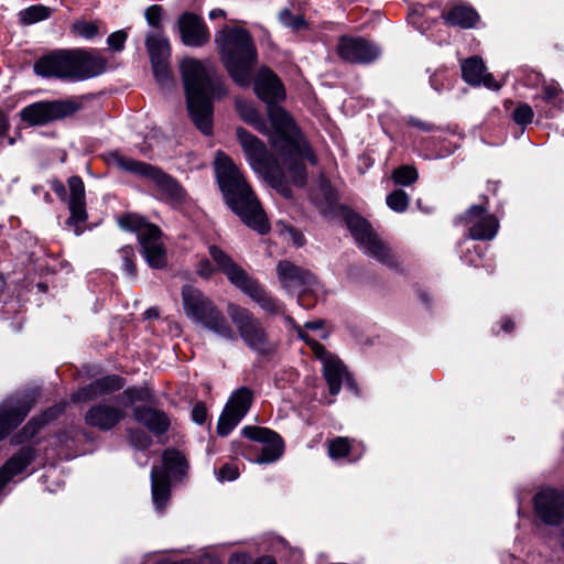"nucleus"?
<instances>
[{
	"label": "nucleus",
	"mask_w": 564,
	"mask_h": 564,
	"mask_svg": "<svg viewBox=\"0 0 564 564\" xmlns=\"http://www.w3.org/2000/svg\"><path fill=\"white\" fill-rule=\"evenodd\" d=\"M236 134L251 167L263 174L272 186L285 196H288L289 189L284 186V181L290 178L297 186L304 185L306 173L303 161L308 160L313 164L316 163V158L306 141L305 151L296 155L289 149H285V152L276 151L272 145L273 153L271 154L261 140L243 128H237Z\"/></svg>",
	"instance_id": "obj_1"
},
{
	"label": "nucleus",
	"mask_w": 564,
	"mask_h": 564,
	"mask_svg": "<svg viewBox=\"0 0 564 564\" xmlns=\"http://www.w3.org/2000/svg\"><path fill=\"white\" fill-rule=\"evenodd\" d=\"M180 70L189 116L197 129L208 135L213 131V101L228 96V88L210 64L184 58Z\"/></svg>",
	"instance_id": "obj_2"
},
{
	"label": "nucleus",
	"mask_w": 564,
	"mask_h": 564,
	"mask_svg": "<svg viewBox=\"0 0 564 564\" xmlns=\"http://www.w3.org/2000/svg\"><path fill=\"white\" fill-rule=\"evenodd\" d=\"M215 169L220 191L230 209L245 225L261 235L267 234L270 229L267 215L238 166L229 156L218 153Z\"/></svg>",
	"instance_id": "obj_3"
},
{
	"label": "nucleus",
	"mask_w": 564,
	"mask_h": 564,
	"mask_svg": "<svg viewBox=\"0 0 564 564\" xmlns=\"http://www.w3.org/2000/svg\"><path fill=\"white\" fill-rule=\"evenodd\" d=\"M253 89L267 104L268 117L274 129L270 135V144L276 151L285 152V149H289L295 155L305 151V139L302 133L289 113L276 105L285 98L284 86L276 75L269 68L260 69Z\"/></svg>",
	"instance_id": "obj_4"
},
{
	"label": "nucleus",
	"mask_w": 564,
	"mask_h": 564,
	"mask_svg": "<svg viewBox=\"0 0 564 564\" xmlns=\"http://www.w3.org/2000/svg\"><path fill=\"white\" fill-rule=\"evenodd\" d=\"M221 62L232 80L247 87L257 63V50L251 34L242 28L225 26L215 36Z\"/></svg>",
	"instance_id": "obj_5"
},
{
	"label": "nucleus",
	"mask_w": 564,
	"mask_h": 564,
	"mask_svg": "<svg viewBox=\"0 0 564 564\" xmlns=\"http://www.w3.org/2000/svg\"><path fill=\"white\" fill-rule=\"evenodd\" d=\"M104 158L109 166L151 181L162 200L173 206H180L185 203L187 198L185 189L175 178L164 173L161 169L126 156L119 151L108 152Z\"/></svg>",
	"instance_id": "obj_6"
},
{
	"label": "nucleus",
	"mask_w": 564,
	"mask_h": 564,
	"mask_svg": "<svg viewBox=\"0 0 564 564\" xmlns=\"http://www.w3.org/2000/svg\"><path fill=\"white\" fill-rule=\"evenodd\" d=\"M227 314L235 325V335L243 345L260 356H269L276 351L278 344L270 335L267 326L248 308L229 303Z\"/></svg>",
	"instance_id": "obj_7"
},
{
	"label": "nucleus",
	"mask_w": 564,
	"mask_h": 564,
	"mask_svg": "<svg viewBox=\"0 0 564 564\" xmlns=\"http://www.w3.org/2000/svg\"><path fill=\"white\" fill-rule=\"evenodd\" d=\"M185 314L224 339L236 340L235 330L224 314L198 289L185 285L182 290Z\"/></svg>",
	"instance_id": "obj_8"
},
{
	"label": "nucleus",
	"mask_w": 564,
	"mask_h": 564,
	"mask_svg": "<svg viewBox=\"0 0 564 564\" xmlns=\"http://www.w3.org/2000/svg\"><path fill=\"white\" fill-rule=\"evenodd\" d=\"M118 223L122 229L137 232L141 254L151 268L162 269L166 265V249L162 240V231L156 225L147 223L134 214L120 217Z\"/></svg>",
	"instance_id": "obj_9"
},
{
	"label": "nucleus",
	"mask_w": 564,
	"mask_h": 564,
	"mask_svg": "<svg viewBox=\"0 0 564 564\" xmlns=\"http://www.w3.org/2000/svg\"><path fill=\"white\" fill-rule=\"evenodd\" d=\"M82 104L76 98L34 102L20 112L21 119L32 126H43L77 112Z\"/></svg>",
	"instance_id": "obj_10"
},
{
	"label": "nucleus",
	"mask_w": 564,
	"mask_h": 564,
	"mask_svg": "<svg viewBox=\"0 0 564 564\" xmlns=\"http://www.w3.org/2000/svg\"><path fill=\"white\" fill-rule=\"evenodd\" d=\"M347 226L358 246L379 262L393 268L397 265L390 248L373 232L370 225L361 217H347Z\"/></svg>",
	"instance_id": "obj_11"
},
{
	"label": "nucleus",
	"mask_w": 564,
	"mask_h": 564,
	"mask_svg": "<svg viewBox=\"0 0 564 564\" xmlns=\"http://www.w3.org/2000/svg\"><path fill=\"white\" fill-rule=\"evenodd\" d=\"M299 337L311 347L313 354L323 362V375L327 382L329 393L336 395L341 389L344 380H349L345 365L336 356L326 351L325 347L304 330L299 329Z\"/></svg>",
	"instance_id": "obj_12"
},
{
	"label": "nucleus",
	"mask_w": 564,
	"mask_h": 564,
	"mask_svg": "<svg viewBox=\"0 0 564 564\" xmlns=\"http://www.w3.org/2000/svg\"><path fill=\"white\" fill-rule=\"evenodd\" d=\"M253 400L252 391L242 387L236 390L228 400L217 424V433L227 436L249 411Z\"/></svg>",
	"instance_id": "obj_13"
},
{
	"label": "nucleus",
	"mask_w": 564,
	"mask_h": 564,
	"mask_svg": "<svg viewBox=\"0 0 564 564\" xmlns=\"http://www.w3.org/2000/svg\"><path fill=\"white\" fill-rule=\"evenodd\" d=\"M276 276L281 288L286 292H311L318 283L313 272L289 260L278 262Z\"/></svg>",
	"instance_id": "obj_14"
},
{
	"label": "nucleus",
	"mask_w": 564,
	"mask_h": 564,
	"mask_svg": "<svg viewBox=\"0 0 564 564\" xmlns=\"http://www.w3.org/2000/svg\"><path fill=\"white\" fill-rule=\"evenodd\" d=\"M241 434L254 442L262 443L261 454L254 459L258 464H270L278 460L284 452L282 437L274 431L248 425L241 430Z\"/></svg>",
	"instance_id": "obj_15"
},
{
	"label": "nucleus",
	"mask_w": 564,
	"mask_h": 564,
	"mask_svg": "<svg viewBox=\"0 0 564 564\" xmlns=\"http://www.w3.org/2000/svg\"><path fill=\"white\" fill-rule=\"evenodd\" d=\"M463 220L469 226L468 237L474 240H492L499 230L498 219L482 205L470 206Z\"/></svg>",
	"instance_id": "obj_16"
},
{
	"label": "nucleus",
	"mask_w": 564,
	"mask_h": 564,
	"mask_svg": "<svg viewBox=\"0 0 564 564\" xmlns=\"http://www.w3.org/2000/svg\"><path fill=\"white\" fill-rule=\"evenodd\" d=\"M338 55L349 63H370L379 54V48L369 41L361 37H341L337 45Z\"/></svg>",
	"instance_id": "obj_17"
},
{
	"label": "nucleus",
	"mask_w": 564,
	"mask_h": 564,
	"mask_svg": "<svg viewBox=\"0 0 564 564\" xmlns=\"http://www.w3.org/2000/svg\"><path fill=\"white\" fill-rule=\"evenodd\" d=\"M34 73L45 78L72 80L70 51H56L34 63Z\"/></svg>",
	"instance_id": "obj_18"
},
{
	"label": "nucleus",
	"mask_w": 564,
	"mask_h": 564,
	"mask_svg": "<svg viewBox=\"0 0 564 564\" xmlns=\"http://www.w3.org/2000/svg\"><path fill=\"white\" fill-rule=\"evenodd\" d=\"M72 80H83L101 74L106 69V59L95 52L70 51Z\"/></svg>",
	"instance_id": "obj_19"
},
{
	"label": "nucleus",
	"mask_w": 564,
	"mask_h": 564,
	"mask_svg": "<svg viewBox=\"0 0 564 564\" xmlns=\"http://www.w3.org/2000/svg\"><path fill=\"white\" fill-rule=\"evenodd\" d=\"M184 45L200 47L209 42L210 33L204 20L195 13L184 12L177 21Z\"/></svg>",
	"instance_id": "obj_20"
},
{
	"label": "nucleus",
	"mask_w": 564,
	"mask_h": 564,
	"mask_svg": "<svg viewBox=\"0 0 564 564\" xmlns=\"http://www.w3.org/2000/svg\"><path fill=\"white\" fill-rule=\"evenodd\" d=\"M534 507L538 516L545 523L557 524L564 518V498L551 488H547L534 498Z\"/></svg>",
	"instance_id": "obj_21"
},
{
	"label": "nucleus",
	"mask_w": 564,
	"mask_h": 564,
	"mask_svg": "<svg viewBox=\"0 0 564 564\" xmlns=\"http://www.w3.org/2000/svg\"><path fill=\"white\" fill-rule=\"evenodd\" d=\"M32 404L33 399L12 398L0 405V441L24 420Z\"/></svg>",
	"instance_id": "obj_22"
},
{
	"label": "nucleus",
	"mask_w": 564,
	"mask_h": 564,
	"mask_svg": "<svg viewBox=\"0 0 564 564\" xmlns=\"http://www.w3.org/2000/svg\"><path fill=\"white\" fill-rule=\"evenodd\" d=\"M124 416L126 411L119 403H99L88 410L85 421L89 426L109 431L120 423Z\"/></svg>",
	"instance_id": "obj_23"
},
{
	"label": "nucleus",
	"mask_w": 564,
	"mask_h": 564,
	"mask_svg": "<svg viewBox=\"0 0 564 564\" xmlns=\"http://www.w3.org/2000/svg\"><path fill=\"white\" fill-rule=\"evenodd\" d=\"M69 188L68 209L70 216L66 224L68 226H77L87 219L85 185L79 176H70L67 181Z\"/></svg>",
	"instance_id": "obj_24"
},
{
	"label": "nucleus",
	"mask_w": 564,
	"mask_h": 564,
	"mask_svg": "<svg viewBox=\"0 0 564 564\" xmlns=\"http://www.w3.org/2000/svg\"><path fill=\"white\" fill-rule=\"evenodd\" d=\"M243 293L249 295L265 313L270 315H280L284 313V306L273 296H271L260 283L248 275L238 286Z\"/></svg>",
	"instance_id": "obj_25"
},
{
	"label": "nucleus",
	"mask_w": 564,
	"mask_h": 564,
	"mask_svg": "<svg viewBox=\"0 0 564 564\" xmlns=\"http://www.w3.org/2000/svg\"><path fill=\"white\" fill-rule=\"evenodd\" d=\"M208 253L215 263L216 271L223 272L229 282L238 288L249 275L238 263H236L223 249L212 245Z\"/></svg>",
	"instance_id": "obj_26"
},
{
	"label": "nucleus",
	"mask_w": 564,
	"mask_h": 564,
	"mask_svg": "<svg viewBox=\"0 0 564 564\" xmlns=\"http://www.w3.org/2000/svg\"><path fill=\"white\" fill-rule=\"evenodd\" d=\"M122 387L123 380L119 376H106L78 390L73 394L72 399L75 402H87L117 391Z\"/></svg>",
	"instance_id": "obj_27"
},
{
	"label": "nucleus",
	"mask_w": 564,
	"mask_h": 564,
	"mask_svg": "<svg viewBox=\"0 0 564 564\" xmlns=\"http://www.w3.org/2000/svg\"><path fill=\"white\" fill-rule=\"evenodd\" d=\"M463 78L471 86L484 85L489 89L498 90L497 84L491 74L486 73L484 62L478 57H470L462 62Z\"/></svg>",
	"instance_id": "obj_28"
},
{
	"label": "nucleus",
	"mask_w": 564,
	"mask_h": 564,
	"mask_svg": "<svg viewBox=\"0 0 564 564\" xmlns=\"http://www.w3.org/2000/svg\"><path fill=\"white\" fill-rule=\"evenodd\" d=\"M33 458V451L29 447H24L8 459L0 468V491L14 476L22 473L31 464Z\"/></svg>",
	"instance_id": "obj_29"
},
{
	"label": "nucleus",
	"mask_w": 564,
	"mask_h": 564,
	"mask_svg": "<svg viewBox=\"0 0 564 564\" xmlns=\"http://www.w3.org/2000/svg\"><path fill=\"white\" fill-rule=\"evenodd\" d=\"M133 414L135 421L145 425L150 431L156 434H162L169 429L170 422L163 412L142 406L135 408Z\"/></svg>",
	"instance_id": "obj_30"
},
{
	"label": "nucleus",
	"mask_w": 564,
	"mask_h": 564,
	"mask_svg": "<svg viewBox=\"0 0 564 564\" xmlns=\"http://www.w3.org/2000/svg\"><path fill=\"white\" fill-rule=\"evenodd\" d=\"M152 499L158 511L162 512L170 499L169 476L153 467L151 470Z\"/></svg>",
	"instance_id": "obj_31"
},
{
	"label": "nucleus",
	"mask_w": 564,
	"mask_h": 564,
	"mask_svg": "<svg viewBox=\"0 0 564 564\" xmlns=\"http://www.w3.org/2000/svg\"><path fill=\"white\" fill-rule=\"evenodd\" d=\"M235 106L241 119L253 126L259 132L267 134L269 138L274 132L273 126L268 127L251 102L237 98Z\"/></svg>",
	"instance_id": "obj_32"
},
{
	"label": "nucleus",
	"mask_w": 564,
	"mask_h": 564,
	"mask_svg": "<svg viewBox=\"0 0 564 564\" xmlns=\"http://www.w3.org/2000/svg\"><path fill=\"white\" fill-rule=\"evenodd\" d=\"M446 23L463 29L473 28L478 21L477 12L466 6H455L445 15Z\"/></svg>",
	"instance_id": "obj_33"
},
{
	"label": "nucleus",
	"mask_w": 564,
	"mask_h": 564,
	"mask_svg": "<svg viewBox=\"0 0 564 564\" xmlns=\"http://www.w3.org/2000/svg\"><path fill=\"white\" fill-rule=\"evenodd\" d=\"M145 45L151 62L169 61L171 56V46L169 40L161 33H150L147 36Z\"/></svg>",
	"instance_id": "obj_34"
},
{
	"label": "nucleus",
	"mask_w": 564,
	"mask_h": 564,
	"mask_svg": "<svg viewBox=\"0 0 564 564\" xmlns=\"http://www.w3.org/2000/svg\"><path fill=\"white\" fill-rule=\"evenodd\" d=\"M162 458L163 466L165 469V471H163L164 474H166L167 476L169 474L173 476H182L185 474L187 468V462L181 452L176 449H166L163 453Z\"/></svg>",
	"instance_id": "obj_35"
},
{
	"label": "nucleus",
	"mask_w": 564,
	"mask_h": 564,
	"mask_svg": "<svg viewBox=\"0 0 564 564\" xmlns=\"http://www.w3.org/2000/svg\"><path fill=\"white\" fill-rule=\"evenodd\" d=\"M51 10L45 6H31L19 13L20 21L23 24H33L43 21L50 17Z\"/></svg>",
	"instance_id": "obj_36"
},
{
	"label": "nucleus",
	"mask_w": 564,
	"mask_h": 564,
	"mask_svg": "<svg viewBox=\"0 0 564 564\" xmlns=\"http://www.w3.org/2000/svg\"><path fill=\"white\" fill-rule=\"evenodd\" d=\"M351 449V441L348 437H335L328 443V455L333 459L346 457Z\"/></svg>",
	"instance_id": "obj_37"
},
{
	"label": "nucleus",
	"mask_w": 564,
	"mask_h": 564,
	"mask_svg": "<svg viewBox=\"0 0 564 564\" xmlns=\"http://www.w3.org/2000/svg\"><path fill=\"white\" fill-rule=\"evenodd\" d=\"M417 171L410 165H402L395 169L392 173V178L395 184L408 186L417 180Z\"/></svg>",
	"instance_id": "obj_38"
},
{
	"label": "nucleus",
	"mask_w": 564,
	"mask_h": 564,
	"mask_svg": "<svg viewBox=\"0 0 564 564\" xmlns=\"http://www.w3.org/2000/svg\"><path fill=\"white\" fill-rule=\"evenodd\" d=\"M410 198L402 189H395L387 196V205L397 213H403L409 206Z\"/></svg>",
	"instance_id": "obj_39"
},
{
	"label": "nucleus",
	"mask_w": 564,
	"mask_h": 564,
	"mask_svg": "<svg viewBox=\"0 0 564 564\" xmlns=\"http://www.w3.org/2000/svg\"><path fill=\"white\" fill-rule=\"evenodd\" d=\"M280 22L293 30H301L305 26V21L301 14H292L289 9H283L279 12Z\"/></svg>",
	"instance_id": "obj_40"
},
{
	"label": "nucleus",
	"mask_w": 564,
	"mask_h": 564,
	"mask_svg": "<svg viewBox=\"0 0 564 564\" xmlns=\"http://www.w3.org/2000/svg\"><path fill=\"white\" fill-rule=\"evenodd\" d=\"M151 63L153 74L158 82L163 86L169 85L172 82L169 61H154Z\"/></svg>",
	"instance_id": "obj_41"
},
{
	"label": "nucleus",
	"mask_w": 564,
	"mask_h": 564,
	"mask_svg": "<svg viewBox=\"0 0 564 564\" xmlns=\"http://www.w3.org/2000/svg\"><path fill=\"white\" fill-rule=\"evenodd\" d=\"M120 256L123 262V268L127 271L128 275L134 278L137 275V268L134 265V250L130 246H126L120 249Z\"/></svg>",
	"instance_id": "obj_42"
},
{
	"label": "nucleus",
	"mask_w": 564,
	"mask_h": 564,
	"mask_svg": "<svg viewBox=\"0 0 564 564\" xmlns=\"http://www.w3.org/2000/svg\"><path fill=\"white\" fill-rule=\"evenodd\" d=\"M533 116V109L528 104H520L513 111V120L521 126L531 123Z\"/></svg>",
	"instance_id": "obj_43"
},
{
	"label": "nucleus",
	"mask_w": 564,
	"mask_h": 564,
	"mask_svg": "<svg viewBox=\"0 0 564 564\" xmlns=\"http://www.w3.org/2000/svg\"><path fill=\"white\" fill-rule=\"evenodd\" d=\"M278 226L280 228L281 235L289 241L293 242V245L302 246L304 243V237L300 231L283 223H279Z\"/></svg>",
	"instance_id": "obj_44"
},
{
	"label": "nucleus",
	"mask_w": 564,
	"mask_h": 564,
	"mask_svg": "<svg viewBox=\"0 0 564 564\" xmlns=\"http://www.w3.org/2000/svg\"><path fill=\"white\" fill-rule=\"evenodd\" d=\"M73 30L79 35L85 39H91L95 36L98 32V28L93 22H86V21H79L74 23Z\"/></svg>",
	"instance_id": "obj_45"
},
{
	"label": "nucleus",
	"mask_w": 564,
	"mask_h": 564,
	"mask_svg": "<svg viewBox=\"0 0 564 564\" xmlns=\"http://www.w3.org/2000/svg\"><path fill=\"white\" fill-rule=\"evenodd\" d=\"M142 399L143 394L141 390L129 388L124 390L120 398L117 399V403H119L126 410L130 404Z\"/></svg>",
	"instance_id": "obj_46"
},
{
	"label": "nucleus",
	"mask_w": 564,
	"mask_h": 564,
	"mask_svg": "<svg viewBox=\"0 0 564 564\" xmlns=\"http://www.w3.org/2000/svg\"><path fill=\"white\" fill-rule=\"evenodd\" d=\"M217 479L221 482L232 481L239 476V470L236 465L225 464L216 474Z\"/></svg>",
	"instance_id": "obj_47"
},
{
	"label": "nucleus",
	"mask_w": 564,
	"mask_h": 564,
	"mask_svg": "<svg viewBox=\"0 0 564 564\" xmlns=\"http://www.w3.org/2000/svg\"><path fill=\"white\" fill-rule=\"evenodd\" d=\"M127 40V33L124 31H116L111 33L108 39V45L115 51H121Z\"/></svg>",
	"instance_id": "obj_48"
},
{
	"label": "nucleus",
	"mask_w": 564,
	"mask_h": 564,
	"mask_svg": "<svg viewBox=\"0 0 564 564\" xmlns=\"http://www.w3.org/2000/svg\"><path fill=\"white\" fill-rule=\"evenodd\" d=\"M130 441L138 448H147L151 444V438L142 431H130Z\"/></svg>",
	"instance_id": "obj_49"
},
{
	"label": "nucleus",
	"mask_w": 564,
	"mask_h": 564,
	"mask_svg": "<svg viewBox=\"0 0 564 564\" xmlns=\"http://www.w3.org/2000/svg\"><path fill=\"white\" fill-rule=\"evenodd\" d=\"M162 17V8L160 6H151L145 11V19L152 26H159Z\"/></svg>",
	"instance_id": "obj_50"
},
{
	"label": "nucleus",
	"mask_w": 564,
	"mask_h": 564,
	"mask_svg": "<svg viewBox=\"0 0 564 564\" xmlns=\"http://www.w3.org/2000/svg\"><path fill=\"white\" fill-rule=\"evenodd\" d=\"M207 410L203 403H196L192 410V419L197 424H203L206 420Z\"/></svg>",
	"instance_id": "obj_51"
},
{
	"label": "nucleus",
	"mask_w": 564,
	"mask_h": 564,
	"mask_svg": "<svg viewBox=\"0 0 564 564\" xmlns=\"http://www.w3.org/2000/svg\"><path fill=\"white\" fill-rule=\"evenodd\" d=\"M216 271L215 267L208 260H202L197 267V274L204 279L210 278Z\"/></svg>",
	"instance_id": "obj_52"
},
{
	"label": "nucleus",
	"mask_w": 564,
	"mask_h": 564,
	"mask_svg": "<svg viewBox=\"0 0 564 564\" xmlns=\"http://www.w3.org/2000/svg\"><path fill=\"white\" fill-rule=\"evenodd\" d=\"M560 94V88L555 84H547L543 89V99L547 102L553 101Z\"/></svg>",
	"instance_id": "obj_53"
},
{
	"label": "nucleus",
	"mask_w": 564,
	"mask_h": 564,
	"mask_svg": "<svg viewBox=\"0 0 564 564\" xmlns=\"http://www.w3.org/2000/svg\"><path fill=\"white\" fill-rule=\"evenodd\" d=\"M410 124L422 130V131H431L433 130V126L429 122L422 121L416 118H410L409 120Z\"/></svg>",
	"instance_id": "obj_54"
},
{
	"label": "nucleus",
	"mask_w": 564,
	"mask_h": 564,
	"mask_svg": "<svg viewBox=\"0 0 564 564\" xmlns=\"http://www.w3.org/2000/svg\"><path fill=\"white\" fill-rule=\"evenodd\" d=\"M9 130V120L7 115L0 110V139H3Z\"/></svg>",
	"instance_id": "obj_55"
},
{
	"label": "nucleus",
	"mask_w": 564,
	"mask_h": 564,
	"mask_svg": "<svg viewBox=\"0 0 564 564\" xmlns=\"http://www.w3.org/2000/svg\"><path fill=\"white\" fill-rule=\"evenodd\" d=\"M228 564H251V560L246 554H236L229 558Z\"/></svg>",
	"instance_id": "obj_56"
},
{
	"label": "nucleus",
	"mask_w": 564,
	"mask_h": 564,
	"mask_svg": "<svg viewBox=\"0 0 564 564\" xmlns=\"http://www.w3.org/2000/svg\"><path fill=\"white\" fill-rule=\"evenodd\" d=\"M52 189L57 194V196L62 199L66 198V188L64 184L59 181L52 182Z\"/></svg>",
	"instance_id": "obj_57"
},
{
	"label": "nucleus",
	"mask_w": 564,
	"mask_h": 564,
	"mask_svg": "<svg viewBox=\"0 0 564 564\" xmlns=\"http://www.w3.org/2000/svg\"><path fill=\"white\" fill-rule=\"evenodd\" d=\"M323 324H324V322L322 319H317V321H312V322L305 323L304 327L306 329L316 330V329H321L323 327Z\"/></svg>",
	"instance_id": "obj_58"
},
{
	"label": "nucleus",
	"mask_w": 564,
	"mask_h": 564,
	"mask_svg": "<svg viewBox=\"0 0 564 564\" xmlns=\"http://www.w3.org/2000/svg\"><path fill=\"white\" fill-rule=\"evenodd\" d=\"M224 15H225V11L221 9H214L209 12L210 19H217V18L224 17Z\"/></svg>",
	"instance_id": "obj_59"
},
{
	"label": "nucleus",
	"mask_w": 564,
	"mask_h": 564,
	"mask_svg": "<svg viewBox=\"0 0 564 564\" xmlns=\"http://www.w3.org/2000/svg\"><path fill=\"white\" fill-rule=\"evenodd\" d=\"M292 555L294 557L295 563H300V561L302 558V553L297 550H293Z\"/></svg>",
	"instance_id": "obj_60"
},
{
	"label": "nucleus",
	"mask_w": 564,
	"mask_h": 564,
	"mask_svg": "<svg viewBox=\"0 0 564 564\" xmlns=\"http://www.w3.org/2000/svg\"><path fill=\"white\" fill-rule=\"evenodd\" d=\"M257 564H276L273 560L269 557L261 558L257 562Z\"/></svg>",
	"instance_id": "obj_61"
},
{
	"label": "nucleus",
	"mask_w": 564,
	"mask_h": 564,
	"mask_svg": "<svg viewBox=\"0 0 564 564\" xmlns=\"http://www.w3.org/2000/svg\"><path fill=\"white\" fill-rule=\"evenodd\" d=\"M34 423L29 422V424L24 427V431L28 432L29 430H32L30 435L32 436L35 433V427H33Z\"/></svg>",
	"instance_id": "obj_62"
},
{
	"label": "nucleus",
	"mask_w": 564,
	"mask_h": 564,
	"mask_svg": "<svg viewBox=\"0 0 564 564\" xmlns=\"http://www.w3.org/2000/svg\"><path fill=\"white\" fill-rule=\"evenodd\" d=\"M502 328H503L505 330L509 332V330H511V329L513 328V324H512L510 321H508V322H506V323L502 325Z\"/></svg>",
	"instance_id": "obj_63"
},
{
	"label": "nucleus",
	"mask_w": 564,
	"mask_h": 564,
	"mask_svg": "<svg viewBox=\"0 0 564 564\" xmlns=\"http://www.w3.org/2000/svg\"><path fill=\"white\" fill-rule=\"evenodd\" d=\"M534 76H535L534 84H539L540 82H542L544 84V79H543L542 75L535 73Z\"/></svg>",
	"instance_id": "obj_64"
}]
</instances>
